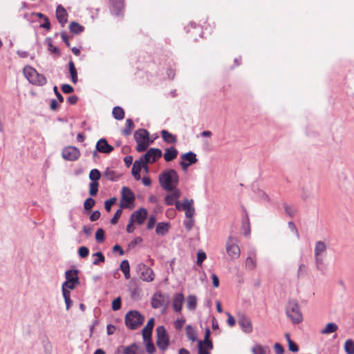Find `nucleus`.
Masks as SVG:
<instances>
[{"mask_svg":"<svg viewBox=\"0 0 354 354\" xmlns=\"http://www.w3.org/2000/svg\"><path fill=\"white\" fill-rule=\"evenodd\" d=\"M178 181V173L173 169H167L159 176L160 185L167 192L174 190L176 187Z\"/></svg>","mask_w":354,"mask_h":354,"instance_id":"nucleus-1","label":"nucleus"},{"mask_svg":"<svg viewBox=\"0 0 354 354\" xmlns=\"http://www.w3.org/2000/svg\"><path fill=\"white\" fill-rule=\"evenodd\" d=\"M287 317L293 324H299L303 320L298 302L295 299H290L286 306Z\"/></svg>","mask_w":354,"mask_h":354,"instance_id":"nucleus-2","label":"nucleus"},{"mask_svg":"<svg viewBox=\"0 0 354 354\" xmlns=\"http://www.w3.org/2000/svg\"><path fill=\"white\" fill-rule=\"evenodd\" d=\"M145 321V317L137 310H130L125 315V324L130 330H135Z\"/></svg>","mask_w":354,"mask_h":354,"instance_id":"nucleus-3","label":"nucleus"},{"mask_svg":"<svg viewBox=\"0 0 354 354\" xmlns=\"http://www.w3.org/2000/svg\"><path fill=\"white\" fill-rule=\"evenodd\" d=\"M24 73L29 82L32 84L43 86L45 85L47 82L46 77L42 74H39L35 68L32 67H25L24 68Z\"/></svg>","mask_w":354,"mask_h":354,"instance_id":"nucleus-4","label":"nucleus"},{"mask_svg":"<svg viewBox=\"0 0 354 354\" xmlns=\"http://www.w3.org/2000/svg\"><path fill=\"white\" fill-rule=\"evenodd\" d=\"M157 346L160 350H165L169 346V340L167 331L163 326H159L156 328Z\"/></svg>","mask_w":354,"mask_h":354,"instance_id":"nucleus-5","label":"nucleus"},{"mask_svg":"<svg viewBox=\"0 0 354 354\" xmlns=\"http://www.w3.org/2000/svg\"><path fill=\"white\" fill-rule=\"evenodd\" d=\"M226 252L232 259H236L240 257V248L236 244V239L230 236L226 243Z\"/></svg>","mask_w":354,"mask_h":354,"instance_id":"nucleus-6","label":"nucleus"},{"mask_svg":"<svg viewBox=\"0 0 354 354\" xmlns=\"http://www.w3.org/2000/svg\"><path fill=\"white\" fill-rule=\"evenodd\" d=\"M162 155V151L158 148L149 149L145 155L140 159L142 160L145 164L153 163L156 162Z\"/></svg>","mask_w":354,"mask_h":354,"instance_id":"nucleus-7","label":"nucleus"},{"mask_svg":"<svg viewBox=\"0 0 354 354\" xmlns=\"http://www.w3.org/2000/svg\"><path fill=\"white\" fill-rule=\"evenodd\" d=\"M169 304L168 295L156 292L151 299V306L153 308H159L162 306L167 307Z\"/></svg>","mask_w":354,"mask_h":354,"instance_id":"nucleus-8","label":"nucleus"},{"mask_svg":"<svg viewBox=\"0 0 354 354\" xmlns=\"http://www.w3.org/2000/svg\"><path fill=\"white\" fill-rule=\"evenodd\" d=\"M318 186L315 183H309L303 185L301 188V198L303 201H306L314 198L315 194L317 191Z\"/></svg>","mask_w":354,"mask_h":354,"instance_id":"nucleus-9","label":"nucleus"},{"mask_svg":"<svg viewBox=\"0 0 354 354\" xmlns=\"http://www.w3.org/2000/svg\"><path fill=\"white\" fill-rule=\"evenodd\" d=\"M62 155L63 158L66 160L75 161L79 158L80 152L75 147L68 146L62 150Z\"/></svg>","mask_w":354,"mask_h":354,"instance_id":"nucleus-10","label":"nucleus"},{"mask_svg":"<svg viewBox=\"0 0 354 354\" xmlns=\"http://www.w3.org/2000/svg\"><path fill=\"white\" fill-rule=\"evenodd\" d=\"M138 270L140 272V278L143 281H152L153 280L154 273L150 268L143 263H140L138 265Z\"/></svg>","mask_w":354,"mask_h":354,"instance_id":"nucleus-11","label":"nucleus"},{"mask_svg":"<svg viewBox=\"0 0 354 354\" xmlns=\"http://www.w3.org/2000/svg\"><path fill=\"white\" fill-rule=\"evenodd\" d=\"M95 149L99 153L109 154L111 153L114 148L110 145L105 138H100L96 143Z\"/></svg>","mask_w":354,"mask_h":354,"instance_id":"nucleus-12","label":"nucleus"},{"mask_svg":"<svg viewBox=\"0 0 354 354\" xmlns=\"http://www.w3.org/2000/svg\"><path fill=\"white\" fill-rule=\"evenodd\" d=\"M238 323L242 330L245 333H251L253 330L252 321L245 315H241L238 319Z\"/></svg>","mask_w":354,"mask_h":354,"instance_id":"nucleus-13","label":"nucleus"},{"mask_svg":"<svg viewBox=\"0 0 354 354\" xmlns=\"http://www.w3.org/2000/svg\"><path fill=\"white\" fill-rule=\"evenodd\" d=\"M147 216V211L145 208H140L138 210L135 211L131 215L130 219H133L134 223L138 225H142Z\"/></svg>","mask_w":354,"mask_h":354,"instance_id":"nucleus-14","label":"nucleus"},{"mask_svg":"<svg viewBox=\"0 0 354 354\" xmlns=\"http://www.w3.org/2000/svg\"><path fill=\"white\" fill-rule=\"evenodd\" d=\"M122 201L127 204L133 203L135 201L133 192L127 187H123L121 191Z\"/></svg>","mask_w":354,"mask_h":354,"instance_id":"nucleus-15","label":"nucleus"},{"mask_svg":"<svg viewBox=\"0 0 354 354\" xmlns=\"http://www.w3.org/2000/svg\"><path fill=\"white\" fill-rule=\"evenodd\" d=\"M185 301L184 295L183 293H177L174 295L172 307L175 312L180 313L182 310L183 303Z\"/></svg>","mask_w":354,"mask_h":354,"instance_id":"nucleus-16","label":"nucleus"},{"mask_svg":"<svg viewBox=\"0 0 354 354\" xmlns=\"http://www.w3.org/2000/svg\"><path fill=\"white\" fill-rule=\"evenodd\" d=\"M144 165L145 163L141 159L136 160L133 165L131 174L136 180H139L141 178L140 172L142 169V167H144Z\"/></svg>","mask_w":354,"mask_h":354,"instance_id":"nucleus-17","label":"nucleus"},{"mask_svg":"<svg viewBox=\"0 0 354 354\" xmlns=\"http://www.w3.org/2000/svg\"><path fill=\"white\" fill-rule=\"evenodd\" d=\"M155 324V319L151 317L147 322V325L142 330L143 339H149V337H151V334L153 331V328Z\"/></svg>","mask_w":354,"mask_h":354,"instance_id":"nucleus-18","label":"nucleus"},{"mask_svg":"<svg viewBox=\"0 0 354 354\" xmlns=\"http://www.w3.org/2000/svg\"><path fill=\"white\" fill-rule=\"evenodd\" d=\"M56 15L59 23L61 24L62 26H64V24L67 22L68 14L64 8L61 5H59L57 7Z\"/></svg>","mask_w":354,"mask_h":354,"instance_id":"nucleus-19","label":"nucleus"},{"mask_svg":"<svg viewBox=\"0 0 354 354\" xmlns=\"http://www.w3.org/2000/svg\"><path fill=\"white\" fill-rule=\"evenodd\" d=\"M134 138L136 142L149 140V133L148 131L145 129H139L135 131Z\"/></svg>","mask_w":354,"mask_h":354,"instance_id":"nucleus-20","label":"nucleus"},{"mask_svg":"<svg viewBox=\"0 0 354 354\" xmlns=\"http://www.w3.org/2000/svg\"><path fill=\"white\" fill-rule=\"evenodd\" d=\"M178 151L174 147L165 149L164 158L165 161L170 162L176 158Z\"/></svg>","mask_w":354,"mask_h":354,"instance_id":"nucleus-21","label":"nucleus"},{"mask_svg":"<svg viewBox=\"0 0 354 354\" xmlns=\"http://www.w3.org/2000/svg\"><path fill=\"white\" fill-rule=\"evenodd\" d=\"M77 274L78 271L77 270H67L65 272L66 281L80 283V280Z\"/></svg>","mask_w":354,"mask_h":354,"instance_id":"nucleus-22","label":"nucleus"},{"mask_svg":"<svg viewBox=\"0 0 354 354\" xmlns=\"http://www.w3.org/2000/svg\"><path fill=\"white\" fill-rule=\"evenodd\" d=\"M181 158L183 160L188 162L190 165L196 163L198 161L196 153L192 151H189L182 154Z\"/></svg>","mask_w":354,"mask_h":354,"instance_id":"nucleus-23","label":"nucleus"},{"mask_svg":"<svg viewBox=\"0 0 354 354\" xmlns=\"http://www.w3.org/2000/svg\"><path fill=\"white\" fill-rule=\"evenodd\" d=\"M169 228V225L168 223H165V222L158 223L156 225V233L158 235L164 236L165 234H166L168 232Z\"/></svg>","mask_w":354,"mask_h":354,"instance_id":"nucleus-24","label":"nucleus"},{"mask_svg":"<svg viewBox=\"0 0 354 354\" xmlns=\"http://www.w3.org/2000/svg\"><path fill=\"white\" fill-rule=\"evenodd\" d=\"M161 136L163 140L168 144H174L176 142L177 140L174 135L171 134L167 130L161 131Z\"/></svg>","mask_w":354,"mask_h":354,"instance_id":"nucleus-25","label":"nucleus"},{"mask_svg":"<svg viewBox=\"0 0 354 354\" xmlns=\"http://www.w3.org/2000/svg\"><path fill=\"white\" fill-rule=\"evenodd\" d=\"M187 308L189 310L194 311L197 306V298L194 295H190L186 299Z\"/></svg>","mask_w":354,"mask_h":354,"instance_id":"nucleus-26","label":"nucleus"},{"mask_svg":"<svg viewBox=\"0 0 354 354\" xmlns=\"http://www.w3.org/2000/svg\"><path fill=\"white\" fill-rule=\"evenodd\" d=\"M338 329V326L335 323L330 322L328 323L325 328H323L320 333L322 335H327L335 332Z\"/></svg>","mask_w":354,"mask_h":354,"instance_id":"nucleus-27","label":"nucleus"},{"mask_svg":"<svg viewBox=\"0 0 354 354\" xmlns=\"http://www.w3.org/2000/svg\"><path fill=\"white\" fill-rule=\"evenodd\" d=\"M326 245L324 241H318L315 243L314 254L315 256H320L322 253L326 252Z\"/></svg>","mask_w":354,"mask_h":354,"instance_id":"nucleus-28","label":"nucleus"},{"mask_svg":"<svg viewBox=\"0 0 354 354\" xmlns=\"http://www.w3.org/2000/svg\"><path fill=\"white\" fill-rule=\"evenodd\" d=\"M69 30L71 32L77 35L84 31V27L75 21H73L69 25Z\"/></svg>","mask_w":354,"mask_h":354,"instance_id":"nucleus-29","label":"nucleus"},{"mask_svg":"<svg viewBox=\"0 0 354 354\" xmlns=\"http://www.w3.org/2000/svg\"><path fill=\"white\" fill-rule=\"evenodd\" d=\"M113 117L117 120H121L124 118V111L120 106H115L112 111Z\"/></svg>","mask_w":354,"mask_h":354,"instance_id":"nucleus-30","label":"nucleus"},{"mask_svg":"<svg viewBox=\"0 0 354 354\" xmlns=\"http://www.w3.org/2000/svg\"><path fill=\"white\" fill-rule=\"evenodd\" d=\"M68 69L71 76L72 82L73 84H75L77 82V73L73 61L69 62Z\"/></svg>","mask_w":354,"mask_h":354,"instance_id":"nucleus-31","label":"nucleus"},{"mask_svg":"<svg viewBox=\"0 0 354 354\" xmlns=\"http://www.w3.org/2000/svg\"><path fill=\"white\" fill-rule=\"evenodd\" d=\"M186 335L189 340H191L192 342H194L196 340V333L195 329L191 326L187 325L186 326Z\"/></svg>","mask_w":354,"mask_h":354,"instance_id":"nucleus-32","label":"nucleus"},{"mask_svg":"<svg viewBox=\"0 0 354 354\" xmlns=\"http://www.w3.org/2000/svg\"><path fill=\"white\" fill-rule=\"evenodd\" d=\"M120 269L124 274L127 279L130 278V268L127 260H123L120 263Z\"/></svg>","mask_w":354,"mask_h":354,"instance_id":"nucleus-33","label":"nucleus"},{"mask_svg":"<svg viewBox=\"0 0 354 354\" xmlns=\"http://www.w3.org/2000/svg\"><path fill=\"white\" fill-rule=\"evenodd\" d=\"M112 8L117 15H120L121 10L123 9L124 0H111Z\"/></svg>","mask_w":354,"mask_h":354,"instance_id":"nucleus-34","label":"nucleus"},{"mask_svg":"<svg viewBox=\"0 0 354 354\" xmlns=\"http://www.w3.org/2000/svg\"><path fill=\"white\" fill-rule=\"evenodd\" d=\"M46 42L47 45H48V50L51 53L55 54L57 56L60 55V50H59V49L57 47L54 46L53 45V41H52L51 38H50V37L46 38Z\"/></svg>","mask_w":354,"mask_h":354,"instance_id":"nucleus-35","label":"nucleus"},{"mask_svg":"<svg viewBox=\"0 0 354 354\" xmlns=\"http://www.w3.org/2000/svg\"><path fill=\"white\" fill-rule=\"evenodd\" d=\"M133 128L134 124L133 120L131 119H127L126 120V128L122 130L123 135L129 136Z\"/></svg>","mask_w":354,"mask_h":354,"instance_id":"nucleus-36","label":"nucleus"},{"mask_svg":"<svg viewBox=\"0 0 354 354\" xmlns=\"http://www.w3.org/2000/svg\"><path fill=\"white\" fill-rule=\"evenodd\" d=\"M104 176L111 181H116L119 178V176L116 175L115 172L111 170L109 168H106L104 171Z\"/></svg>","mask_w":354,"mask_h":354,"instance_id":"nucleus-37","label":"nucleus"},{"mask_svg":"<svg viewBox=\"0 0 354 354\" xmlns=\"http://www.w3.org/2000/svg\"><path fill=\"white\" fill-rule=\"evenodd\" d=\"M151 142L152 141H150V140L136 142V143H137L136 151L138 152L145 151L147 150V149L148 148V147L149 146L150 142Z\"/></svg>","mask_w":354,"mask_h":354,"instance_id":"nucleus-38","label":"nucleus"},{"mask_svg":"<svg viewBox=\"0 0 354 354\" xmlns=\"http://www.w3.org/2000/svg\"><path fill=\"white\" fill-rule=\"evenodd\" d=\"M344 350L346 354H354V342L349 339L344 343Z\"/></svg>","mask_w":354,"mask_h":354,"instance_id":"nucleus-39","label":"nucleus"},{"mask_svg":"<svg viewBox=\"0 0 354 354\" xmlns=\"http://www.w3.org/2000/svg\"><path fill=\"white\" fill-rule=\"evenodd\" d=\"M88 176L91 182H97L101 177V173L97 169H93L91 170Z\"/></svg>","mask_w":354,"mask_h":354,"instance_id":"nucleus-40","label":"nucleus"},{"mask_svg":"<svg viewBox=\"0 0 354 354\" xmlns=\"http://www.w3.org/2000/svg\"><path fill=\"white\" fill-rule=\"evenodd\" d=\"M283 205L285 212L288 216H289L290 217L295 216V215L296 214L297 210H296L295 207H294V205H288L287 203H284Z\"/></svg>","mask_w":354,"mask_h":354,"instance_id":"nucleus-41","label":"nucleus"},{"mask_svg":"<svg viewBox=\"0 0 354 354\" xmlns=\"http://www.w3.org/2000/svg\"><path fill=\"white\" fill-rule=\"evenodd\" d=\"M143 341L146 345L147 352L149 354H153L156 351V348L152 342L151 337H149V339H143Z\"/></svg>","mask_w":354,"mask_h":354,"instance_id":"nucleus-42","label":"nucleus"},{"mask_svg":"<svg viewBox=\"0 0 354 354\" xmlns=\"http://www.w3.org/2000/svg\"><path fill=\"white\" fill-rule=\"evenodd\" d=\"M138 346L136 343H133L124 349V354H138Z\"/></svg>","mask_w":354,"mask_h":354,"instance_id":"nucleus-43","label":"nucleus"},{"mask_svg":"<svg viewBox=\"0 0 354 354\" xmlns=\"http://www.w3.org/2000/svg\"><path fill=\"white\" fill-rule=\"evenodd\" d=\"M98 182H91L89 184V194L91 196H96L98 192Z\"/></svg>","mask_w":354,"mask_h":354,"instance_id":"nucleus-44","label":"nucleus"},{"mask_svg":"<svg viewBox=\"0 0 354 354\" xmlns=\"http://www.w3.org/2000/svg\"><path fill=\"white\" fill-rule=\"evenodd\" d=\"M252 353L253 354H266V348L260 344H255L252 348Z\"/></svg>","mask_w":354,"mask_h":354,"instance_id":"nucleus-45","label":"nucleus"},{"mask_svg":"<svg viewBox=\"0 0 354 354\" xmlns=\"http://www.w3.org/2000/svg\"><path fill=\"white\" fill-rule=\"evenodd\" d=\"M95 201L92 198H88L85 200L84 203V208L86 211H90L93 207L95 205Z\"/></svg>","mask_w":354,"mask_h":354,"instance_id":"nucleus-46","label":"nucleus"},{"mask_svg":"<svg viewBox=\"0 0 354 354\" xmlns=\"http://www.w3.org/2000/svg\"><path fill=\"white\" fill-rule=\"evenodd\" d=\"M97 258L93 261V265H99L100 263L104 262L105 258L101 252H97L93 254Z\"/></svg>","mask_w":354,"mask_h":354,"instance_id":"nucleus-47","label":"nucleus"},{"mask_svg":"<svg viewBox=\"0 0 354 354\" xmlns=\"http://www.w3.org/2000/svg\"><path fill=\"white\" fill-rule=\"evenodd\" d=\"M246 267L249 269H253L256 267V261L251 256H248L245 261Z\"/></svg>","mask_w":354,"mask_h":354,"instance_id":"nucleus-48","label":"nucleus"},{"mask_svg":"<svg viewBox=\"0 0 354 354\" xmlns=\"http://www.w3.org/2000/svg\"><path fill=\"white\" fill-rule=\"evenodd\" d=\"M194 201L193 199L185 198L183 202V209L186 212L193 207Z\"/></svg>","mask_w":354,"mask_h":354,"instance_id":"nucleus-49","label":"nucleus"},{"mask_svg":"<svg viewBox=\"0 0 354 354\" xmlns=\"http://www.w3.org/2000/svg\"><path fill=\"white\" fill-rule=\"evenodd\" d=\"M95 239L97 242L102 243L104 241V231L99 228L95 233Z\"/></svg>","mask_w":354,"mask_h":354,"instance_id":"nucleus-50","label":"nucleus"},{"mask_svg":"<svg viewBox=\"0 0 354 354\" xmlns=\"http://www.w3.org/2000/svg\"><path fill=\"white\" fill-rule=\"evenodd\" d=\"M183 224L186 230L190 231L194 225V220L193 218H187V219L184 221Z\"/></svg>","mask_w":354,"mask_h":354,"instance_id":"nucleus-51","label":"nucleus"},{"mask_svg":"<svg viewBox=\"0 0 354 354\" xmlns=\"http://www.w3.org/2000/svg\"><path fill=\"white\" fill-rule=\"evenodd\" d=\"M89 250L86 246H82L78 250V254L82 258H86L88 256Z\"/></svg>","mask_w":354,"mask_h":354,"instance_id":"nucleus-52","label":"nucleus"},{"mask_svg":"<svg viewBox=\"0 0 354 354\" xmlns=\"http://www.w3.org/2000/svg\"><path fill=\"white\" fill-rule=\"evenodd\" d=\"M116 202V198L113 197L104 202V207L107 212H110L111 206Z\"/></svg>","mask_w":354,"mask_h":354,"instance_id":"nucleus-53","label":"nucleus"},{"mask_svg":"<svg viewBox=\"0 0 354 354\" xmlns=\"http://www.w3.org/2000/svg\"><path fill=\"white\" fill-rule=\"evenodd\" d=\"M122 214V210L119 209L116 211L113 218L111 219L110 223L112 225H115Z\"/></svg>","mask_w":354,"mask_h":354,"instance_id":"nucleus-54","label":"nucleus"},{"mask_svg":"<svg viewBox=\"0 0 354 354\" xmlns=\"http://www.w3.org/2000/svg\"><path fill=\"white\" fill-rule=\"evenodd\" d=\"M306 274V266L304 264L301 263L299 266L298 270H297V278H301L305 276Z\"/></svg>","mask_w":354,"mask_h":354,"instance_id":"nucleus-55","label":"nucleus"},{"mask_svg":"<svg viewBox=\"0 0 354 354\" xmlns=\"http://www.w3.org/2000/svg\"><path fill=\"white\" fill-rule=\"evenodd\" d=\"M206 259V254L202 251L200 250L197 253V264L201 265L203 262V261Z\"/></svg>","mask_w":354,"mask_h":354,"instance_id":"nucleus-56","label":"nucleus"},{"mask_svg":"<svg viewBox=\"0 0 354 354\" xmlns=\"http://www.w3.org/2000/svg\"><path fill=\"white\" fill-rule=\"evenodd\" d=\"M121 308V299L120 297H117L112 302V309L113 310H118Z\"/></svg>","mask_w":354,"mask_h":354,"instance_id":"nucleus-57","label":"nucleus"},{"mask_svg":"<svg viewBox=\"0 0 354 354\" xmlns=\"http://www.w3.org/2000/svg\"><path fill=\"white\" fill-rule=\"evenodd\" d=\"M61 88L62 91L66 94L71 93L74 91L73 86L68 84H62Z\"/></svg>","mask_w":354,"mask_h":354,"instance_id":"nucleus-58","label":"nucleus"},{"mask_svg":"<svg viewBox=\"0 0 354 354\" xmlns=\"http://www.w3.org/2000/svg\"><path fill=\"white\" fill-rule=\"evenodd\" d=\"M156 222V218L154 215L150 216L148 223H147V229L151 230L153 228Z\"/></svg>","mask_w":354,"mask_h":354,"instance_id":"nucleus-59","label":"nucleus"},{"mask_svg":"<svg viewBox=\"0 0 354 354\" xmlns=\"http://www.w3.org/2000/svg\"><path fill=\"white\" fill-rule=\"evenodd\" d=\"M185 322V319L184 318L178 319L174 322V326L176 330H181L183 324Z\"/></svg>","mask_w":354,"mask_h":354,"instance_id":"nucleus-60","label":"nucleus"},{"mask_svg":"<svg viewBox=\"0 0 354 354\" xmlns=\"http://www.w3.org/2000/svg\"><path fill=\"white\" fill-rule=\"evenodd\" d=\"M288 227L290 228V230L295 234L297 238L299 239V232H298L295 223L292 221H289L288 223Z\"/></svg>","mask_w":354,"mask_h":354,"instance_id":"nucleus-61","label":"nucleus"},{"mask_svg":"<svg viewBox=\"0 0 354 354\" xmlns=\"http://www.w3.org/2000/svg\"><path fill=\"white\" fill-rule=\"evenodd\" d=\"M79 283H76L75 282H68V281H65L63 284H62V288H64L66 289H69V290H73L75 286L77 285H78Z\"/></svg>","mask_w":354,"mask_h":354,"instance_id":"nucleus-62","label":"nucleus"},{"mask_svg":"<svg viewBox=\"0 0 354 354\" xmlns=\"http://www.w3.org/2000/svg\"><path fill=\"white\" fill-rule=\"evenodd\" d=\"M274 349L276 354H283L284 353L283 347L279 343L274 344Z\"/></svg>","mask_w":354,"mask_h":354,"instance_id":"nucleus-63","label":"nucleus"},{"mask_svg":"<svg viewBox=\"0 0 354 354\" xmlns=\"http://www.w3.org/2000/svg\"><path fill=\"white\" fill-rule=\"evenodd\" d=\"M198 354H210L207 348L203 346V342L201 340L198 342Z\"/></svg>","mask_w":354,"mask_h":354,"instance_id":"nucleus-64","label":"nucleus"}]
</instances>
